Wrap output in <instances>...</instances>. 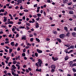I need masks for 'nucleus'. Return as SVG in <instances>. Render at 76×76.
<instances>
[{"mask_svg": "<svg viewBox=\"0 0 76 76\" xmlns=\"http://www.w3.org/2000/svg\"><path fill=\"white\" fill-rule=\"evenodd\" d=\"M38 62H37V63L39 65V67H41L42 66L41 64L42 63V61L39 59H38Z\"/></svg>", "mask_w": 76, "mask_h": 76, "instance_id": "obj_1", "label": "nucleus"}, {"mask_svg": "<svg viewBox=\"0 0 76 76\" xmlns=\"http://www.w3.org/2000/svg\"><path fill=\"white\" fill-rule=\"evenodd\" d=\"M66 37V35L63 34H61L59 35V37L60 38H64V37Z\"/></svg>", "mask_w": 76, "mask_h": 76, "instance_id": "obj_2", "label": "nucleus"}, {"mask_svg": "<svg viewBox=\"0 0 76 76\" xmlns=\"http://www.w3.org/2000/svg\"><path fill=\"white\" fill-rule=\"evenodd\" d=\"M52 60H54V61H56L58 60V58H57V57L54 58V57H52Z\"/></svg>", "mask_w": 76, "mask_h": 76, "instance_id": "obj_3", "label": "nucleus"}, {"mask_svg": "<svg viewBox=\"0 0 76 76\" xmlns=\"http://www.w3.org/2000/svg\"><path fill=\"white\" fill-rule=\"evenodd\" d=\"M35 28H39V24L38 23H35Z\"/></svg>", "mask_w": 76, "mask_h": 76, "instance_id": "obj_4", "label": "nucleus"}, {"mask_svg": "<svg viewBox=\"0 0 76 76\" xmlns=\"http://www.w3.org/2000/svg\"><path fill=\"white\" fill-rule=\"evenodd\" d=\"M51 68L54 69H56V65L54 64H53L51 65Z\"/></svg>", "mask_w": 76, "mask_h": 76, "instance_id": "obj_5", "label": "nucleus"}, {"mask_svg": "<svg viewBox=\"0 0 76 76\" xmlns=\"http://www.w3.org/2000/svg\"><path fill=\"white\" fill-rule=\"evenodd\" d=\"M37 51L38 53H42V51L39 50V49H37Z\"/></svg>", "mask_w": 76, "mask_h": 76, "instance_id": "obj_6", "label": "nucleus"}, {"mask_svg": "<svg viewBox=\"0 0 76 76\" xmlns=\"http://www.w3.org/2000/svg\"><path fill=\"white\" fill-rule=\"evenodd\" d=\"M73 62L72 61H70L69 62V64H70L69 66L70 67H71L72 66V64H73Z\"/></svg>", "mask_w": 76, "mask_h": 76, "instance_id": "obj_7", "label": "nucleus"}, {"mask_svg": "<svg viewBox=\"0 0 76 76\" xmlns=\"http://www.w3.org/2000/svg\"><path fill=\"white\" fill-rule=\"evenodd\" d=\"M72 36L74 37H76V34L75 32H74L73 33H72Z\"/></svg>", "mask_w": 76, "mask_h": 76, "instance_id": "obj_8", "label": "nucleus"}, {"mask_svg": "<svg viewBox=\"0 0 76 76\" xmlns=\"http://www.w3.org/2000/svg\"><path fill=\"white\" fill-rule=\"evenodd\" d=\"M74 13V12H73V11L72 10H71L69 12V14L70 15H72Z\"/></svg>", "mask_w": 76, "mask_h": 76, "instance_id": "obj_9", "label": "nucleus"}, {"mask_svg": "<svg viewBox=\"0 0 76 76\" xmlns=\"http://www.w3.org/2000/svg\"><path fill=\"white\" fill-rule=\"evenodd\" d=\"M57 40L58 41L59 43H61V39L57 38Z\"/></svg>", "mask_w": 76, "mask_h": 76, "instance_id": "obj_10", "label": "nucleus"}, {"mask_svg": "<svg viewBox=\"0 0 76 76\" xmlns=\"http://www.w3.org/2000/svg\"><path fill=\"white\" fill-rule=\"evenodd\" d=\"M22 39H24V40H26V36H24L22 37Z\"/></svg>", "mask_w": 76, "mask_h": 76, "instance_id": "obj_11", "label": "nucleus"}, {"mask_svg": "<svg viewBox=\"0 0 76 76\" xmlns=\"http://www.w3.org/2000/svg\"><path fill=\"white\" fill-rule=\"evenodd\" d=\"M68 59H69V56H66L65 58V61H67Z\"/></svg>", "mask_w": 76, "mask_h": 76, "instance_id": "obj_12", "label": "nucleus"}, {"mask_svg": "<svg viewBox=\"0 0 76 76\" xmlns=\"http://www.w3.org/2000/svg\"><path fill=\"white\" fill-rule=\"evenodd\" d=\"M36 72H41V69H36Z\"/></svg>", "mask_w": 76, "mask_h": 76, "instance_id": "obj_13", "label": "nucleus"}, {"mask_svg": "<svg viewBox=\"0 0 76 76\" xmlns=\"http://www.w3.org/2000/svg\"><path fill=\"white\" fill-rule=\"evenodd\" d=\"M63 1L64 3V4L65 3H67V2H68V0H63Z\"/></svg>", "mask_w": 76, "mask_h": 76, "instance_id": "obj_14", "label": "nucleus"}, {"mask_svg": "<svg viewBox=\"0 0 76 76\" xmlns=\"http://www.w3.org/2000/svg\"><path fill=\"white\" fill-rule=\"evenodd\" d=\"M4 22H6V20H7V18H6V17H4Z\"/></svg>", "mask_w": 76, "mask_h": 76, "instance_id": "obj_15", "label": "nucleus"}, {"mask_svg": "<svg viewBox=\"0 0 76 76\" xmlns=\"http://www.w3.org/2000/svg\"><path fill=\"white\" fill-rule=\"evenodd\" d=\"M74 66H76V63H74V64H72L71 67H74Z\"/></svg>", "mask_w": 76, "mask_h": 76, "instance_id": "obj_16", "label": "nucleus"}, {"mask_svg": "<svg viewBox=\"0 0 76 76\" xmlns=\"http://www.w3.org/2000/svg\"><path fill=\"white\" fill-rule=\"evenodd\" d=\"M72 52H73V50H71L69 51L68 52L67 54H70V53H72Z\"/></svg>", "mask_w": 76, "mask_h": 76, "instance_id": "obj_17", "label": "nucleus"}, {"mask_svg": "<svg viewBox=\"0 0 76 76\" xmlns=\"http://www.w3.org/2000/svg\"><path fill=\"white\" fill-rule=\"evenodd\" d=\"M70 33L69 32L67 33L66 35V37H69V36H70Z\"/></svg>", "mask_w": 76, "mask_h": 76, "instance_id": "obj_18", "label": "nucleus"}, {"mask_svg": "<svg viewBox=\"0 0 76 76\" xmlns=\"http://www.w3.org/2000/svg\"><path fill=\"white\" fill-rule=\"evenodd\" d=\"M37 17H41V14L40 13H38L37 14Z\"/></svg>", "mask_w": 76, "mask_h": 76, "instance_id": "obj_19", "label": "nucleus"}, {"mask_svg": "<svg viewBox=\"0 0 76 76\" xmlns=\"http://www.w3.org/2000/svg\"><path fill=\"white\" fill-rule=\"evenodd\" d=\"M36 39L37 41L38 42H40V40H39V39L37 38H36Z\"/></svg>", "mask_w": 76, "mask_h": 76, "instance_id": "obj_20", "label": "nucleus"}, {"mask_svg": "<svg viewBox=\"0 0 76 76\" xmlns=\"http://www.w3.org/2000/svg\"><path fill=\"white\" fill-rule=\"evenodd\" d=\"M72 70H73V72H76V68H73L72 69Z\"/></svg>", "mask_w": 76, "mask_h": 76, "instance_id": "obj_21", "label": "nucleus"}, {"mask_svg": "<svg viewBox=\"0 0 76 76\" xmlns=\"http://www.w3.org/2000/svg\"><path fill=\"white\" fill-rule=\"evenodd\" d=\"M68 9H69V10H73L74 9L73 8L71 7H68Z\"/></svg>", "mask_w": 76, "mask_h": 76, "instance_id": "obj_22", "label": "nucleus"}, {"mask_svg": "<svg viewBox=\"0 0 76 76\" xmlns=\"http://www.w3.org/2000/svg\"><path fill=\"white\" fill-rule=\"evenodd\" d=\"M11 45L12 46H14V45H15V44H14V42H11Z\"/></svg>", "mask_w": 76, "mask_h": 76, "instance_id": "obj_23", "label": "nucleus"}, {"mask_svg": "<svg viewBox=\"0 0 76 76\" xmlns=\"http://www.w3.org/2000/svg\"><path fill=\"white\" fill-rule=\"evenodd\" d=\"M35 56H36V57H38V54L37 53H35Z\"/></svg>", "mask_w": 76, "mask_h": 76, "instance_id": "obj_24", "label": "nucleus"}, {"mask_svg": "<svg viewBox=\"0 0 76 76\" xmlns=\"http://www.w3.org/2000/svg\"><path fill=\"white\" fill-rule=\"evenodd\" d=\"M11 76V73H7L6 74V76Z\"/></svg>", "mask_w": 76, "mask_h": 76, "instance_id": "obj_25", "label": "nucleus"}, {"mask_svg": "<svg viewBox=\"0 0 76 76\" xmlns=\"http://www.w3.org/2000/svg\"><path fill=\"white\" fill-rule=\"evenodd\" d=\"M53 32L54 33V34H55V35H56V34H57V32L56 31H53Z\"/></svg>", "mask_w": 76, "mask_h": 76, "instance_id": "obj_26", "label": "nucleus"}, {"mask_svg": "<svg viewBox=\"0 0 76 76\" xmlns=\"http://www.w3.org/2000/svg\"><path fill=\"white\" fill-rule=\"evenodd\" d=\"M12 67H13V68H14V69H16V67L14 65H12Z\"/></svg>", "mask_w": 76, "mask_h": 76, "instance_id": "obj_27", "label": "nucleus"}, {"mask_svg": "<svg viewBox=\"0 0 76 76\" xmlns=\"http://www.w3.org/2000/svg\"><path fill=\"white\" fill-rule=\"evenodd\" d=\"M22 56L23 57H25V56H26V54H25V53H23L22 54Z\"/></svg>", "mask_w": 76, "mask_h": 76, "instance_id": "obj_28", "label": "nucleus"}, {"mask_svg": "<svg viewBox=\"0 0 76 76\" xmlns=\"http://www.w3.org/2000/svg\"><path fill=\"white\" fill-rule=\"evenodd\" d=\"M72 4V2H70L69 3L67 4L68 5H69V6H70L71 4Z\"/></svg>", "mask_w": 76, "mask_h": 76, "instance_id": "obj_29", "label": "nucleus"}, {"mask_svg": "<svg viewBox=\"0 0 76 76\" xmlns=\"http://www.w3.org/2000/svg\"><path fill=\"white\" fill-rule=\"evenodd\" d=\"M5 12H4V16H6V15H7V11H6L5 12Z\"/></svg>", "mask_w": 76, "mask_h": 76, "instance_id": "obj_30", "label": "nucleus"}, {"mask_svg": "<svg viewBox=\"0 0 76 76\" xmlns=\"http://www.w3.org/2000/svg\"><path fill=\"white\" fill-rule=\"evenodd\" d=\"M70 48H72V49H73V48H75V47L73 45H71L70 47Z\"/></svg>", "mask_w": 76, "mask_h": 76, "instance_id": "obj_31", "label": "nucleus"}, {"mask_svg": "<svg viewBox=\"0 0 76 76\" xmlns=\"http://www.w3.org/2000/svg\"><path fill=\"white\" fill-rule=\"evenodd\" d=\"M8 24H13V22L12 21H10Z\"/></svg>", "mask_w": 76, "mask_h": 76, "instance_id": "obj_32", "label": "nucleus"}, {"mask_svg": "<svg viewBox=\"0 0 76 76\" xmlns=\"http://www.w3.org/2000/svg\"><path fill=\"white\" fill-rule=\"evenodd\" d=\"M65 45L66 47H69L70 46V45L69 44Z\"/></svg>", "mask_w": 76, "mask_h": 76, "instance_id": "obj_33", "label": "nucleus"}, {"mask_svg": "<svg viewBox=\"0 0 76 76\" xmlns=\"http://www.w3.org/2000/svg\"><path fill=\"white\" fill-rule=\"evenodd\" d=\"M12 52V49H9V53L10 54H11V53Z\"/></svg>", "mask_w": 76, "mask_h": 76, "instance_id": "obj_34", "label": "nucleus"}, {"mask_svg": "<svg viewBox=\"0 0 76 76\" xmlns=\"http://www.w3.org/2000/svg\"><path fill=\"white\" fill-rule=\"evenodd\" d=\"M64 28L65 31H67V30H68L67 27H65Z\"/></svg>", "mask_w": 76, "mask_h": 76, "instance_id": "obj_35", "label": "nucleus"}, {"mask_svg": "<svg viewBox=\"0 0 76 76\" xmlns=\"http://www.w3.org/2000/svg\"><path fill=\"white\" fill-rule=\"evenodd\" d=\"M18 58H20V56H18V57H17L16 58V60H18Z\"/></svg>", "mask_w": 76, "mask_h": 76, "instance_id": "obj_36", "label": "nucleus"}, {"mask_svg": "<svg viewBox=\"0 0 76 76\" xmlns=\"http://www.w3.org/2000/svg\"><path fill=\"white\" fill-rule=\"evenodd\" d=\"M13 63L14 64H16V61H13Z\"/></svg>", "mask_w": 76, "mask_h": 76, "instance_id": "obj_37", "label": "nucleus"}, {"mask_svg": "<svg viewBox=\"0 0 76 76\" xmlns=\"http://www.w3.org/2000/svg\"><path fill=\"white\" fill-rule=\"evenodd\" d=\"M10 58L9 57H7L6 58V59L7 61H9V58Z\"/></svg>", "mask_w": 76, "mask_h": 76, "instance_id": "obj_38", "label": "nucleus"}, {"mask_svg": "<svg viewBox=\"0 0 76 76\" xmlns=\"http://www.w3.org/2000/svg\"><path fill=\"white\" fill-rule=\"evenodd\" d=\"M23 11L25 12H29V11L27 10H24Z\"/></svg>", "mask_w": 76, "mask_h": 76, "instance_id": "obj_39", "label": "nucleus"}, {"mask_svg": "<svg viewBox=\"0 0 76 76\" xmlns=\"http://www.w3.org/2000/svg\"><path fill=\"white\" fill-rule=\"evenodd\" d=\"M24 28H25V27L24 26H21L19 28V29H24Z\"/></svg>", "mask_w": 76, "mask_h": 76, "instance_id": "obj_40", "label": "nucleus"}, {"mask_svg": "<svg viewBox=\"0 0 76 76\" xmlns=\"http://www.w3.org/2000/svg\"><path fill=\"white\" fill-rule=\"evenodd\" d=\"M23 53H25L26 52V49L24 48L23 50Z\"/></svg>", "mask_w": 76, "mask_h": 76, "instance_id": "obj_41", "label": "nucleus"}, {"mask_svg": "<svg viewBox=\"0 0 76 76\" xmlns=\"http://www.w3.org/2000/svg\"><path fill=\"white\" fill-rule=\"evenodd\" d=\"M59 70L60 71V72H64V71L62 70V69H59Z\"/></svg>", "mask_w": 76, "mask_h": 76, "instance_id": "obj_42", "label": "nucleus"}, {"mask_svg": "<svg viewBox=\"0 0 76 76\" xmlns=\"http://www.w3.org/2000/svg\"><path fill=\"white\" fill-rule=\"evenodd\" d=\"M26 70L27 73H29V70H28V69H26Z\"/></svg>", "mask_w": 76, "mask_h": 76, "instance_id": "obj_43", "label": "nucleus"}, {"mask_svg": "<svg viewBox=\"0 0 76 76\" xmlns=\"http://www.w3.org/2000/svg\"><path fill=\"white\" fill-rule=\"evenodd\" d=\"M55 69H51V71L52 72H54V71H55Z\"/></svg>", "mask_w": 76, "mask_h": 76, "instance_id": "obj_44", "label": "nucleus"}, {"mask_svg": "<svg viewBox=\"0 0 76 76\" xmlns=\"http://www.w3.org/2000/svg\"><path fill=\"white\" fill-rule=\"evenodd\" d=\"M38 65V64L37 63H36V66H37L38 67H39V65Z\"/></svg>", "mask_w": 76, "mask_h": 76, "instance_id": "obj_45", "label": "nucleus"}, {"mask_svg": "<svg viewBox=\"0 0 76 76\" xmlns=\"http://www.w3.org/2000/svg\"><path fill=\"white\" fill-rule=\"evenodd\" d=\"M9 41H6L5 42V44H9Z\"/></svg>", "mask_w": 76, "mask_h": 76, "instance_id": "obj_46", "label": "nucleus"}, {"mask_svg": "<svg viewBox=\"0 0 76 76\" xmlns=\"http://www.w3.org/2000/svg\"><path fill=\"white\" fill-rule=\"evenodd\" d=\"M20 9L21 10H22V9H23V7L22 6H21L20 7Z\"/></svg>", "mask_w": 76, "mask_h": 76, "instance_id": "obj_47", "label": "nucleus"}, {"mask_svg": "<svg viewBox=\"0 0 76 76\" xmlns=\"http://www.w3.org/2000/svg\"><path fill=\"white\" fill-rule=\"evenodd\" d=\"M7 7V8L8 7L9 9H12V6H10L8 7Z\"/></svg>", "mask_w": 76, "mask_h": 76, "instance_id": "obj_48", "label": "nucleus"}, {"mask_svg": "<svg viewBox=\"0 0 76 76\" xmlns=\"http://www.w3.org/2000/svg\"><path fill=\"white\" fill-rule=\"evenodd\" d=\"M0 45H4V42L1 43Z\"/></svg>", "mask_w": 76, "mask_h": 76, "instance_id": "obj_49", "label": "nucleus"}, {"mask_svg": "<svg viewBox=\"0 0 76 76\" xmlns=\"http://www.w3.org/2000/svg\"><path fill=\"white\" fill-rule=\"evenodd\" d=\"M21 23H22V22H18V25H20V24H21Z\"/></svg>", "mask_w": 76, "mask_h": 76, "instance_id": "obj_50", "label": "nucleus"}, {"mask_svg": "<svg viewBox=\"0 0 76 76\" xmlns=\"http://www.w3.org/2000/svg\"><path fill=\"white\" fill-rule=\"evenodd\" d=\"M50 38H46V41H50Z\"/></svg>", "mask_w": 76, "mask_h": 76, "instance_id": "obj_51", "label": "nucleus"}, {"mask_svg": "<svg viewBox=\"0 0 76 76\" xmlns=\"http://www.w3.org/2000/svg\"><path fill=\"white\" fill-rule=\"evenodd\" d=\"M39 19H40L39 17H38L36 19V20H37V21H38V20H39Z\"/></svg>", "mask_w": 76, "mask_h": 76, "instance_id": "obj_52", "label": "nucleus"}, {"mask_svg": "<svg viewBox=\"0 0 76 76\" xmlns=\"http://www.w3.org/2000/svg\"><path fill=\"white\" fill-rule=\"evenodd\" d=\"M10 4V3L9 4H6V6H7V7H8V6H9Z\"/></svg>", "mask_w": 76, "mask_h": 76, "instance_id": "obj_53", "label": "nucleus"}, {"mask_svg": "<svg viewBox=\"0 0 76 76\" xmlns=\"http://www.w3.org/2000/svg\"><path fill=\"white\" fill-rule=\"evenodd\" d=\"M33 17H34V18H37V15H34L33 16Z\"/></svg>", "mask_w": 76, "mask_h": 76, "instance_id": "obj_54", "label": "nucleus"}, {"mask_svg": "<svg viewBox=\"0 0 76 76\" xmlns=\"http://www.w3.org/2000/svg\"><path fill=\"white\" fill-rule=\"evenodd\" d=\"M23 68H25V67H26V65H24L23 66Z\"/></svg>", "mask_w": 76, "mask_h": 76, "instance_id": "obj_55", "label": "nucleus"}, {"mask_svg": "<svg viewBox=\"0 0 76 76\" xmlns=\"http://www.w3.org/2000/svg\"><path fill=\"white\" fill-rule=\"evenodd\" d=\"M28 70H29V71H31V70H32V69H31L30 67L28 68Z\"/></svg>", "mask_w": 76, "mask_h": 76, "instance_id": "obj_56", "label": "nucleus"}, {"mask_svg": "<svg viewBox=\"0 0 76 76\" xmlns=\"http://www.w3.org/2000/svg\"><path fill=\"white\" fill-rule=\"evenodd\" d=\"M19 37V34H17L16 35V38H18Z\"/></svg>", "mask_w": 76, "mask_h": 76, "instance_id": "obj_57", "label": "nucleus"}, {"mask_svg": "<svg viewBox=\"0 0 76 76\" xmlns=\"http://www.w3.org/2000/svg\"><path fill=\"white\" fill-rule=\"evenodd\" d=\"M19 7H18V6H16L15 7V9L16 10L18 9H19Z\"/></svg>", "mask_w": 76, "mask_h": 76, "instance_id": "obj_58", "label": "nucleus"}, {"mask_svg": "<svg viewBox=\"0 0 76 76\" xmlns=\"http://www.w3.org/2000/svg\"><path fill=\"white\" fill-rule=\"evenodd\" d=\"M34 41V38H31L30 39V41Z\"/></svg>", "mask_w": 76, "mask_h": 76, "instance_id": "obj_59", "label": "nucleus"}, {"mask_svg": "<svg viewBox=\"0 0 76 76\" xmlns=\"http://www.w3.org/2000/svg\"><path fill=\"white\" fill-rule=\"evenodd\" d=\"M1 10L2 12H4V9H1Z\"/></svg>", "mask_w": 76, "mask_h": 76, "instance_id": "obj_60", "label": "nucleus"}, {"mask_svg": "<svg viewBox=\"0 0 76 76\" xmlns=\"http://www.w3.org/2000/svg\"><path fill=\"white\" fill-rule=\"evenodd\" d=\"M12 31H15V28H13L12 29Z\"/></svg>", "mask_w": 76, "mask_h": 76, "instance_id": "obj_61", "label": "nucleus"}, {"mask_svg": "<svg viewBox=\"0 0 76 76\" xmlns=\"http://www.w3.org/2000/svg\"><path fill=\"white\" fill-rule=\"evenodd\" d=\"M43 13H44V16H46V13L45 12H43Z\"/></svg>", "mask_w": 76, "mask_h": 76, "instance_id": "obj_62", "label": "nucleus"}, {"mask_svg": "<svg viewBox=\"0 0 76 76\" xmlns=\"http://www.w3.org/2000/svg\"><path fill=\"white\" fill-rule=\"evenodd\" d=\"M3 13H0V16H3Z\"/></svg>", "mask_w": 76, "mask_h": 76, "instance_id": "obj_63", "label": "nucleus"}, {"mask_svg": "<svg viewBox=\"0 0 76 76\" xmlns=\"http://www.w3.org/2000/svg\"><path fill=\"white\" fill-rule=\"evenodd\" d=\"M74 31H76V27H75L74 28Z\"/></svg>", "mask_w": 76, "mask_h": 76, "instance_id": "obj_64", "label": "nucleus"}]
</instances>
